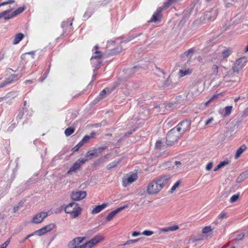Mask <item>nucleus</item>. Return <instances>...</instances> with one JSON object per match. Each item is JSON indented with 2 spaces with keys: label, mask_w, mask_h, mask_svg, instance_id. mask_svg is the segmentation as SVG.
<instances>
[{
  "label": "nucleus",
  "mask_w": 248,
  "mask_h": 248,
  "mask_svg": "<svg viewBox=\"0 0 248 248\" xmlns=\"http://www.w3.org/2000/svg\"><path fill=\"white\" fill-rule=\"evenodd\" d=\"M177 0H168L164 3L163 8L161 7L158 8L152 17L149 21V22H156L160 21L162 15L161 12L163 10L167 9L170 6L176 2Z\"/></svg>",
  "instance_id": "1"
},
{
  "label": "nucleus",
  "mask_w": 248,
  "mask_h": 248,
  "mask_svg": "<svg viewBox=\"0 0 248 248\" xmlns=\"http://www.w3.org/2000/svg\"><path fill=\"white\" fill-rule=\"evenodd\" d=\"M82 209L78 203L72 202L65 207V213L70 215L73 218L77 217L81 214Z\"/></svg>",
  "instance_id": "2"
},
{
  "label": "nucleus",
  "mask_w": 248,
  "mask_h": 248,
  "mask_svg": "<svg viewBox=\"0 0 248 248\" xmlns=\"http://www.w3.org/2000/svg\"><path fill=\"white\" fill-rule=\"evenodd\" d=\"M181 135L174 128L171 129L166 136V142L169 145H171L176 142Z\"/></svg>",
  "instance_id": "3"
},
{
  "label": "nucleus",
  "mask_w": 248,
  "mask_h": 248,
  "mask_svg": "<svg viewBox=\"0 0 248 248\" xmlns=\"http://www.w3.org/2000/svg\"><path fill=\"white\" fill-rule=\"evenodd\" d=\"M171 176L170 175H165L159 177L157 179H155L153 182L150 184V186H164L167 185L170 179Z\"/></svg>",
  "instance_id": "4"
},
{
  "label": "nucleus",
  "mask_w": 248,
  "mask_h": 248,
  "mask_svg": "<svg viewBox=\"0 0 248 248\" xmlns=\"http://www.w3.org/2000/svg\"><path fill=\"white\" fill-rule=\"evenodd\" d=\"M247 62V59L245 57H242L237 60L232 67L233 72L238 73L245 66Z\"/></svg>",
  "instance_id": "5"
},
{
  "label": "nucleus",
  "mask_w": 248,
  "mask_h": 248,
  "mask_svg": "<svg viewBox=\"0 0 248 248\" xmlns=\"http://www.w3.org/2000/svg\"><path fill=\"white\" fill-rule=\"evenodd\" d=\"M190 126V123L188 121H184L180 123L176 127H174V128L182 136L185 132L189 129Z\"/></svg>",
  "instance_id": "6"
},
{
  "label": "nucleus",
  "mask_w": 248,
  "mask_h": 248,
  "mask_svg": "<svg viewBox=\"0 0 248 248\" xmlns=\"http://www.w3.org/2000/svg\"><path fill=\"white\" fill-rule=\"evenodd\" d=\"M105 237L103 234H98L93 236L91 240L87 241L86 243L89 247V248H92L98 244L104 241Z\"/></svg>",
  "instance_id": "7"
},
{
  "label": "nucleus",
  "mask_w": 248,
  "mask_h": 248,
  "mask_svg": "<svg viewBox=\"0 0 248 248\" xmlns=\"http://www.w3.org/2000/svg\"><path fill=\"white\" fill-rule=\"evenodd\" d=\"M138 177L137 173H128L124 176L123 179V183L125 185H130L137 180Z\"/></svg>",
  "instance_id": "8"
},
{
  "label": "nucleus",
  "mask_w": 248,
  "mask_h": 248,
  "mask_svg": "<svg viewBox=\"0 0 248 248\" xmlns=\"http://www.w3.org/2000/svg\"><path fill=\"white\" fill-rule=\"evenodd\" d=\"M48 214L46 212H42L36 214L32 218L31 222L34 224H38L42 222L44 219L46 217Z\"/></svg>",
  "instance_id": "9"
},
{
  "label": "nucleus",
  "mask_w": 248,
  "mask_h": 248,
  "mask_svg": "<svg viewBox=\"0 0 248 248\" xmlns=\"http://www.w3.org/2000/svg\"><path fill=\"white\" fill-rule=\"evenodd\" d=\"M86 239V237H77L74 238L68 244V247L69 248H77L80 246V244Z\"/></svg>",
  "instance_id": "10"
},
{
  "label": "nucleus",
  "mask_w": 248,
  "mask_h": 248,
  "mask_svg": "<svg viewBox=\"0 0 248 248\" xmlns=\"http://www.w3.org/2000/svg\"><path fill=\"white\" fill-rule=\"evenodd\" d=\"M86 196V192L83 191H73L71 194V198L74 201H79L83 199Z\"/></svg>",
  "instance_id": "11"
},
{
  "label": "nucleus",
  "mask_w": 248,
  "mask_h": 248,
  "mask_svg": "<svg viewBox=\"0 0 248 248\" xmlns=\"http://www.w3.org/2000/svg\"><path fill=\"white\" fill-rule=\"evenodd\" d=\"M128 207V205L127 204L124 205L123 206L119 207L118 208L114 210V211L111 212L108 216L106 217V220L107 221H109L112 220L115 216L119 212H120L123 210Z\"/></svg>",
  "instance_id": "12"
},
{
  "label": "nucleus",
  "mask_w": 248,
  "mask_h": 248,
  "mask_svg": "<svg viewBox=\"0 0 248 248\" xmlns=\"http://www.w3.org/2000/svg\"><path fill=\"white\" fill-rule=\"evenodd\" d=\"M97 149H95L92 151L88 152L85 156V158L81 159L82 163H85V162L90 159H91L93 156H97L98 155L97 153Z\"/></svg>",
  "instance_id": "13"
},
{
  "label": "nucleus",
  "mask_w": 248,
  "mask_h": 248,
  "mask_svg": "<svg viewBox=\"0 0 248 248\" xmlns=\"http://www.w3.org/2000/svg\"><path fill=\"white\" fill-rule=\"evenodd\" d=\"M161 187H159V188H158V187H146V190H144L143 193L141 194V195H146L147 194H156L161 190Z\"/></svg>",
  "instance_id": "14"
},
{
  "label": "nucleus",
  "mask_w": 248,
  "mask_h": 248,
  "mask_svg": "<svg viewBox=\"0 0 248 248\" xmlns=\"http://www.w3.org/2000/svg\"><path fill=\"white\" fill-rule=\"evenodd\" d=\"M84 163H82L81 159H78L74 165L70 168L69 170L67 171V174H71L73 172H75L79 169L82 165Z\"/></svg>",
  "instance_id": "15"
},
{
  "label": "nucleus",
  "mask_w": 248,
  "mask_h": 248,
  "mask_svg": "<svg viewBox=\"0 0 248 248\" xmlns=\"http://www.w3.org/2000/svg\"><path fill=\"white\" fill-rule=\"evenodd\" d=\"M25 9V7H19L17 9H16L15 11H14L11 15H8V16H6L7 15V14H6V15L4 16L3 17H4V18L5 20L9 19L11 18L12 17L15 16L17 15H18V14L22 13L24 11Z\"/></svg>",
  "instance_id": "16"
},
{
  "label": "nucleus",
  "mask_w": 248,
  "mask_h": 248,
  "mask_svg": "<svg viewBox=\"0 0 248 248\" xmlns=\"http://www.w3.org/2000/svg\"><path fill=\"white\" fill-rule=\"evenodd\" d=\"M19 78L20 77L17 74H12L6 79L5 80V84H6L7 85L11 84L17 81Z\"/></svg>",
  "instance_id": "17"
},
{
  "label": "nucleus",
  "mask_w": 248,
  "mask_h": 248,
  "mask_svg": "<svg viewBox=\"0 0 248 248\" xmlns=\"http://www.w3.org/2000/svg\"><path fill=\"white\" fill-rule=\"evenodd\" d=\"M97 49L98 46L96 45L94 46L95 51L91 59V62H93L94 60H96V59H100L102 57L101 52L97 51Z\"/></svg>",
  "instance_id": "18"
},
{
  "label": "nucleus",
  "mask_w": 248,
  "mask_h": 248,
  "mask_svg": "<svg viewBox=\"0 0 248 248\" xmlns=\"http://www.w3.org/2000/svg\"><path fill=\"white\" fill-rule=\"evenodd\" d=\"M108 205L107 203H103L102 205L95 206L93 207V208L91 211L92 214H96L99 213L103 209L105 208Z\"/></svg>",
  "instance_id": "19"
},
{
  "label": "nucleus",
  "mask_w": 248,
  "mask_h": 248,
  "mask_svg": "<svg viewBox=\"0 0 248 248\" xmlns=\"http://www.w3.org/2000/svg\"><path fill=\"white\" fill-rule=\"evenodd\" d=\"M248 178V169L242 172L237 178L236 182L238 183H241L244 180Z\"/></svg>",
  "instance_id": "20"
},
{
  "label": "nucleus",
  "mask_w": 248,
  "mask_h": 248,
  "mask_svg": "<svg viewBox=\"0 0 248 248\" xmlns=\"http://www.w3.org/2000/svg\"><path fill=\"white\" fill-rule=\"evenodd\" d=\"M24 35L22 33H18L16 34L14 38L13 44L14 45H16L18 44L20 41L23 38Z\"/></svg>",
  "instance_id": "21"
},
{
  "label": "nucleus",
  "mask_w": 248,
  "mask_h": 248,
  "mask_svg": "<svg viewBox=\"0 0 248 248\" xmlns=\"http://www.w3.org/2000/svg\"><path fill=\"white\" fill-rule=\"evenodd\" d=\"M95 135V133L93 132H92L89 135H86L82 139L81 141L83 143H85L88 142L90 139L93 138L94 135Z\"/></svg>",
  "instance_id": "22"
},
{
  "label": "nucleus",
  "mask_w": 248,
  "mask_h": 248,
  "mask_svg": "<svg viewBox=\"0 0 248 248\" xmlns=\"http://www.w3.org/2000/svg\"><path fill=\"white\" fill-rule=\"evenodd\" d=\"M232 107L231 106L226 107L224 108L225 112L223 114V116L225 117H226V116L229 115L232 112Z\"/></svg>",
  "instance_id": "23"
},
{
  "label": "nucleus",
  "mask_w": 248,
  "mask_h": 248,
  "mask_svg": "<svg viewBox=\"0 0 248 248\" xmlns=\"http://www.w3.org/2000/svg\"><path fill=\"white\" fill-rule=\"evenodd\" d=\"M246 149V147L245 146H241L238 149L235 155V158L239 157Z\"/></svg>",
  "instance_id": "24"
},
{
  "label": "nucleus",
  "mask_w": 248,
  "mask_h": 248,
  "mask_svg": "<svg viewBox=\"0 0 248 248\" xmlns=\"http://www.w3.org/2000/svg\"><path fill=\"white\" fill-rule=\"evenodd\" d=\"M55 227V225L53 223L49 224L43 227L44 231L46 233L52 230Z\"/></svg>",
  "instance_id": "25"
},
{
  "label": "nucleus",
  "mask_w": 248,
  "mask_h": 248,
  "mask_svg": "<svg viewBox=\"0 0 248 248\" xmlns=\"http://www.w3.org/2000/svg\"><path fill=\"white\" fill-rule=\"evenodd\" d=\"M218 66L214 64L211 67V74L213 76H217L218 74Z\"/></svg>",
  "instance_id": "26"
},
{
  "label": "nucleus",
  "mask_w": 248,
  "mask_h": 248,
  "mask_svg": "<svg viewBox=\"0 0 248 248\" xmlns=\"http://www.w3.org/2000/svg\"><path fill=\"white\" fill-rule=\"evenodd\" d=\"M94 62H91L93 66L94 67V70H97L99 68L100 64L101 63V62L100 59H96L94 60Z\"/></svg>",
  "instance_id": "27"
},
{
  "label": "nucleus",
  "mask_w": 248,
  "mask_h": 248,
  "mask_svg": "<svg viewBox=\"0 0 248 248\" xmlns=\"http://www.w3.org/2000/svg\"><path fill=\"white\" fill-rule=\"evenodd\" d=\"M228 217L227 213L222 211L221 212L218 216V219L221 221L224 219L227 218Z\"/></svg>",
  "instance_id": "28"
},
{
  "label": "nucleus",
  "mask_w": 248,
  "mask_h": 248,
  "mask_svg": "<svg viewBox=\"0 0 248 248\" xmlns=\"http://www.w3.org/2000/svg\"><path fill=\"white\" fill-rule=\"evenodd\" d=\"M240 194L239 193H237L236 194L233 195L230 198V202L232 203H234L237 201L238 199H239Z\"/></svg>",
  "instance_id": "29"
},
{
  "label": "nucleus",
  "mask_w": 248,
  "mask_h": 248,
  "mask_svg": "<svg viewBox=\"0 0 248 248\" xmlns=\"http://www.w3.org/2000/svg\"><path fill=\"white\" fill-rule=\"evenodd\" d=\"M75 131L74 128L68 127L65 130L64 133L66 136H69Z\"/></svg>",
  "instance_id": "30"
},
{
  "label": "nucleus",
  "mask_w": 248,
  "mask_h": 248,
  "mask_svg": "<svg viewBox=\"0 0 248 248\" xmlns=\"http://www.w3.org/2000/svg\"><path fill=\"white\" fill-rule=\"evenodd\" d=\"M191 73L190 70H180L179 73L181 77L190 74Z\"/></svg>",
  "instance_id": "31"
},
{
  "label": "nucleus",
  "mask_w": 248,
  "mask_h": 248,
  "mask_svg": "<svg viewBox=\"0 0 248 248\" xmlns=\"http://www.w3.org/2000/svg\"><path fill=\"white\" fill-rule=\"evenodd\" d=\"M231 53L232 51L229 49L224 50L222 52V56L224 58H227L231 55Z\"/></svg>",
  "instance_id": "32"
},
{
  "label": "nucleus",
  "mask_w": 248,
  "mask_h": 248,
  "mask_svg": "<svg viewBox=\"0 0 248 248\" xmlns=\"http://www.w3.org/2000/svg\"><path fill=\"white\" fill-rule=\"evenodd\" d=\"M140 238H138L136 239H130L127 240L125 243H124L123 245H129L132 244L136 243L138 241L140 240Z\"/></svg>",
  "instance_id": "33"
},
{
  "label": "nucleus",
  "mask_w": 248,
  "mask_h": 248,
  "mask_svg": "<svg viewBox=\"0 0 248 248\" xmlns=\"http://www.w3.org/2000/svg\"><path fill=\"white\" fill-rule=\"evenodd\" d=\"M212 231L210 226L204 227L202 230V232L203 234L207 233Z\"/></svg>",
  "instance_id": "34"
},
{
  "label": "nucleus",
  "mask_w": 248,
  "mask_h": 248,
  "mask_svg": "<svg viewBox=\"0 0 248 248\" xmlns=\"http://www.w3.org/2000/svg\"><path fill=\"white\" fill-rule=\"evenodd\" d=\"M83 143L80 141L78 142V143L76 145L73 149L72 150L73 152L78 151L79 149L83 145Z\"/></svg>",
  "instance_id": "35"
},
{
  "label": "nucleus",
  "mask_w": 248,
  "mask_h": 248,
  "mask_svg": "<svg viewBox=\"0 0 248 248\" xmlns=\"http://www.w3.org/2000/svg\"><path fill=\"white\" fill-rule=\"evenodd\" d=\"M34 233H36L37 235L39 236H41L46 233L44 231L43 227L41 228V229L37 230L34 232Z\"/></svg>",
  "instance_id": "36"
},
{
  "label": "nucleus",
  "mask_w": 248,
  "mask_h": 248,
  "mask_svg": "<svg viewBox=\"0 0 248 248\" xmlns=\"http://www.w3.org/2000/svg\"><path fill=\"white\" fill-rule=\"evenodd\" d=\"M154 234V232L150 230H145L142 232V234L145 236H151Z\"/></svg>",
  "instance_id": "37"
},
{
  "label": "nucleus",
  "mask_w": 248,
  "mask_h": 248,
  "mask_svg": "<svg viewBox=\"0 0 248 248\" xmlns=\"http://www.w3.org/2000/svg\"><path fill=\"white\" fill-rule=\"evenodd\" d=\"M219 94H215L214 95L212 96V97L208 100V101L206 103V105H207L208 104H209L213 100H214L215 99H217L218 96Z\"/></svg>",
  "instance_id": "38"
},
{
  "label": "nucleus",
  "mask_w": 248,
  "mask_h": 248,
  "mask_svg": "<svg viewBox=\"0 0 248 248\" xmlns=\"http://www.w3.org/2000/svg\"><path fill=\"white\" fill-rule=\"evenodd\" d=\"M175 166L172 167L173 169L177 170L178 168H179L182 165V163L178 161H176L174 163Z\"/></svg>",
  "instance_id": "39"
},
{
  "label": "nucleus",
  "mask_w": 248,
  "mask_h": 248,
  "mask_svg": "<svg viewBox=\"0 0 248 248\" xmlns=\"http://www.w3.org/2000/svg\"><path fill=\"white\" fill-rule=\"evenodd\" d=\"M194 51V49H193L191 48V49H188L187 51H186V52L184 53V55H185V56L187 57V56H188L190 54L193 53Z\"/></svg>",
  "instance_id": "40"
},
{
  "label": "nucleus",
  "mask_w": 248,
  "mask_h": 248,
  "mask_svg": "<svg viewBox=\"0 0 248 248\" xmlns=\"http://www.w3.org/2000/svg\"><path fill=\"white\" fill-rule=\"evenodd\" d=\"M169 227L171 232L175 231L179 228V226L177 225H174Z\"/></svg>",
  "instance_id": "41"
},
{
  "label": "nucleus",
  "mask_w": 248,
  "mask_h": 248,
  "mask_svg": "<svg viewBox=\"0 0 248 248\" xmlns=\"http://www.w3.org/2000/svg\"><path fill=\"white\" fill-rule=\"evenodd\" d=\"M213 162H209L207 165H206V170H207V171H209L210 170L212 167H213Z\"/></svg>",
  "instance_id": "42"
},
{
  "label": "nucleus",
  "mask_w": 248,
  "mask_h": 248,
  "mask_svg": "<svg viewBox=\"0 0 248 248\" xmlns=\"http://www.w3.org/2000/svg\"><path fill=\"white\" fill-rule=\"evenodd\" d=\"M12 10V9L8 10H6V11H4L0 13V18L3 17L4 16L6 15V14H9V13H10L11 12Z\"/></svg>",
  "instance_id": "43"
},
{
  "label": "nucleus",
  "mask_w": 248,
  "mask_h": 248,
  "mask_svg": "<svg viewBox=\"0 0 248 248\" xmlns=\"http://www.w3.org/2000/svg\"><path fill=\"white\" fill-rule=\"evenodd\" d=\"M178 187H171V188L168 191V193L170 194H172L175 191H177V188Z\"/></svg>",
  "instance_id": "44"
},
{
  "label": "nucleus",
  "mask_w": 248,
  "mask_h": 248,
  "mask_svg": "<svg viewBox=\"0 0 248 248\" xmlns=\"http://www.w3.org/2000/svg\"><path fill=\"white\" fill-rule=\"evenodd\" d=\"M228 164H229V162L228 161H222V162H220L218 164V165L220 166V168H222Z\"/></svg>",
  "instance_id": "45"
},
{
  "label": "nucleus",
  "mask_w": 248,
  "mask_h": 248,
  "mask_svg": "<svg viewBox=\"0 0 248 248\" xmlns=\"http://www.w3.org/2000/svg\"><path fill=\"white\" fill-rule=\"evenodd\" d=\"M141 234H142V232H137V231H134L132 232L131 235L133 237H136V236H138L141 235Z\"/></svg>",
  "instance_id": "46"
},
{
  "label": "nucleus",
  "mask_w": 248,
  "mask_h": 248,
  "mask_svg": "<svg viewBox=\"0 0 248 248\" xmlns=\"http://www.w3.org/2000/svg\"><path fill=\"white\" fill-rule=\"evenodd\" d=\"M160 231L161 232H171L169 227L162 228V229H160Z\"/></svg>",
  "instance_id": "47"
},
{
  "label": "nucleus",
  "mask_w": 248,
  "mask_h": 248,
  "mask_svg": "<svg viewBox=\"0 0 248 248\" xmlns=\"http://www.w3.org/2000/svg\"><path fill=\"white\" fill-rule=\"evenodd\" d=\"M245 234L244 233H241L238 235H237L236 239L237 240H241L243 239L244 237Z\"/></svg>",
  "instance_id": "48"
},
{
  "label": "nucleus",
  "mask_w": 248,
  "mask_h": 248,
  "mask_svg": "<svg viewBox=\"0 0 248 248\" xmlns=\"http://www.w3.org/2000/svg\"><path fill=\"white\" fill-rule=\"evenodd\" d=\"M34 235V233H31L29 235H28L24 239H23L22 241L20 242V243H23L24 242L28 239L29 237L33 236Z\"/></svg>",
  "instance_id": "49"
},
{
  "label": "nucleus",
  "mask_w": 248,
  "mask_h": 248,
  "mask_svg": "<svg viewBox=\"0 0 248 248\" xmlns=\"http://www.w3.org/2000/svg\"><path fill=\"white\" fill-rule=\"evenodd\" d=\"M10 242V238L7 240L4 243H3L2 245V248H6V247L8 245Z\"/></svg>",
  "instance_id": "50"
},
{
  "label": "nucleus",
  "mask_w": 248,
  "mask_h": 248,
  "mask_svg": "<svg viewBox=\"0 0 248 248\" xmlns=\"http://www.w3.org/2000/svg\"><path fill=\"white\" fill-rule=\"evenodd\" d=\"M214 121V118H210V119H209L205 123V125H208L209 124H211V123H212Z\"/></svg>",
  "instance_id": "51"
},
{
  "label": "nucleus",
  "mask_w": 248,
  "mask_h": 248,
  "mask_svg": "<svg viewBox=\"0 0 248 248\" xmlns=\"http://www.w3.org/2000/svg\"><path fill=\"white\" fill-rule=\"evenodd\" d=\"M182 184V180L180 179V180H178L174 184L173 186H179L180 185Z\"/></svg>",
  "instance_id": "52"
},
{
  "label": "nucleus",
  "mask_w": 248,
  "mask_h": 248,
  "mask_svg": "<svg viewBox=\"0 0 248 248\" xmlns=\"http://www.w3.org/2000/svg\"><path fill=\"white\" fill-rule=\"evenodd\" d=\"M77 248H89V247L88 246L86 242L85 244L80 245V246H79V247H78Z\"/></svg>",
  "instance_id": "53"
},
{
  "label": "nucleus",
  "mask_w": 248,
  "mask_h": 248,
  "mask_svg": "<svg viewBox=\"0 0 248 248\" xmlns=\"http://www.w3.org/2000/svg\"><path fill=\"white\" fill-rule=\"evenodd\" d=\"M5 3V5H7L8 4H11L15 2V0H8L4 2Z\"/></svg>",
  "instance_id": "54"
},
{
  "label": "nucleus",
  "mask_w": 248,
  "mask_h": 248,
  "mask_svg": "<svg viewBox=\"0 0 248 248\" xmlns=\"http://www.w3.org/2000/svg\"><path fill=\"white\" fill-rule=\"evenodd\" d=\"M161 144H162V142L160 140H158L156 141V144H155L156 147L157 148H159L161 147Z\"/></svg>",
  "instance_id": "55"
},
{
  "label": "nucleus",
  "mask_w": 248,
  "mask_h": 248,
  "mask_svg": "<svg viewBox=\"0 0 248 248\" xmlns=\"http://www.w3.org/2000/svg\"><path fill=\"white\" fill-rule=\"evenodd\" d=\"M32 83H33V81L31 80H26L24 81V84L26 85L31 84Z\"/></svg>",
  "instance_id": "56"
},
{
  "label": "nucleus",
  "mask_w": 248,
  "mask_h": 248,
  "mask_svg": "<svg viewBox=\"0 0 248 248\" xmlns=\"http://www.w3.org/2000/svg\"><path fill=\"white\" fill-rule=\"evenodd\" d=\"M7 86V84H5V81H4L2 83H0V88H3L5 86Z\"/></svg>",
  "instance_id": "57"
},
{
  "label": "nucleus",
  "mask_w": 248,
  "mask_h": 248,
  "mask_svg": "<svg viewBox=\"0 0 248 248\" xmlns=\"http://www.w3.org/2000/svg\"><path fill=\"white\" fill-rule=\"evenodd\" d=\"M220 166L218 164L214 169V171H216L217 170H218L220 169Z\"/></svg>",
  "instance_id": "58"
},
{
  "label": "nucleus",
  "mask_w": 248,
  "mask_h": 248,
  "mask_svg": "<svg viewBox=\"0 0 248 248\" xmlns=\"http://www.w3.org/2000/svg\"><path fill=\"white\" fill-rule=\"evenodd\" d=\"M106 93V91L105 90H103V91H102L100 93V95L102 96L103 95H104V94H105Z\"/></svg>",
  "instance_id": "59"
},
{
  "label": "nucleus",
  "mask_w": 248,
  "mask_h": 248,
  "mask_svg": "<svg viewBox=\"0 0 248 248\" xmlns=\"http://www.w3.org/2000/svg\"><path fill=\"white\" fill-rule=\"evenodd\" d=\"M18 206L15 207L14 208V211L15 212H16L18 210Z\"/></svg>",
  "instance_id": "60"
},
{
  "label": "nucleus",
  "mask_w": 248,
  "mask_h": 248,
  "mask_svg": "<svg viewBox=\"0 0 248 248\" xmlns=\"http://www.w3.org/2000/svg\"><path fill=\"white\" fill-rule=\"evenodd\" d=\"M4 54H2L1 55H0V61L4 58Z\"/></svg>",
  "instance_id": "61"
},
{
  "label": "nucleus",
  "mask_w": 248,
  "mask_h": 248,
  "mask_svg": "<svg viewBox=\"0 0 248 248\" xmlns=\"http://www.w3.org/2000/svg\"><path fill=\"white\" fill-rule=\"evenodd\" d=\"M232 73H231L230 74L229 73H228V75H225V76L224 77V78H226V77H227V76H228H228H229L230 77H232L233 76H232Z\"/></svg>",
  "instance_id": "62"
},
{
  "label": "nucleus",
  "mask_w": 248,
  "mask_h": 248,
  "mask_svg": "<svg viewBox=\"0 0 248 248\" xmlns=\"http://www.w3.org/2000/svg\"><path fill=\"white\" fill-rule=\"evenodd\" d=\"M240 99V97L235 98L234 100L235 102H237Z\"/></svg>",
  "instance_id": "63"
},
{
  "label": "nucleus",
  "mask_w": 248,
  "mask_h": 248,
  "mask_svg": "<svg viewBox=\"0 0 248 248\" xmlns=\"http://www.w3.org/2000/svg\"><path fill=\"white\" fill-rule=\"evenodd\" d=\"M142 110H144L145 112H146L148 113V110L146 108H143Z\"/></svg>",
  "instance_id": "64"
}]
</instances>
